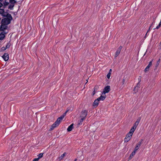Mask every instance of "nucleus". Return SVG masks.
Returning a JSON list of instances; mask_svg holds the SVG:
<instances>
[{"mask_svg":"<svg viewBox=\"0 0 161 161\" xmlns=\"http://www.w3.org/2000/svg\"><path fill=\"white\" fill-rule=\"evenodd\" d=\"M3 8H0V14L3 17L1 20V25L0 26V31H3L8 28V25L10 24L13 19L11 14L7 12H5Z\"/></svg>","mask_w":161,"mask_h":161,"instance_id":"f257e3e1","label":"nucleus"},{"mask_svg":"<svg viewBox=\"0 0 161 161\" xmlns=\"http://www.w3.org/2000/svg\"><path fill=\"white\" fill-rule=\"evenodd\" d=\"M88 111L86 110H82L80 112V117L85 119L87 114Z\"/></svg>","mask_w":161,"mask_h":161,"instance_id":"f03ea898","label":"nucleus"},{"mask_svg":"<svg viewBox=\"0 0 161 161\" xmlns=\"http://www.w3.org/2000/svg\"><path fill=\"white\" fill-rule=\"evenodd\" d=\"M110 90V87L109 86H107L103 89V91L102 93L103 95H105L106 93H108Z\"/></svg>","mask_w":161,"mask_h":161,"instance_id":"7ed1b4c3","label":"nucleus"},{"mask_svg":"<svg viewBox=\"0 0 161 161\" xmlns=\"http://www.w3.org/2000/svg\"><path fill=\"white\" fill-rule=\"evenodd\" d=\"M131 136L132 134L130 135V134L128 133L124 139L125 142H128L131 138Z\"/></svg>","mask_w":161,"mask_h":161,"instance_id":"20e7f679","label":"nucleus"},{"mask_svg":"<svg viewBox=\"0 0 161 161\" xmlns=\"http://www.w3.org/2000/svg\"><path fill=\"white\" fill-rule=\"evenodd\" d=\"M122 48V47L121 46H120L117 49V50L116 51L115 54V58L117 57L118 56V55L119 54Z\"/></svg>","mask_w":161,"mask_h":161,"instance_id":"39448f33","label":"nucleus"},{"mask_svg":"<svg viewBox=\"0 0 161 161\" xmlns=\"http://www.w3.org/2000/svg\"><path fill=\"white\" fill-rule=\"evenodd\" d=\"M152 60L150 61L148 64V65L147 66V67H146L145 69H144V72L146 73L147 71H148L149 70V69L150 67L152 65Z\"/></svg>","mask_w":161,"mask_h":161,"instance_id":"423d86ee","label":"nucleus"},{"mask_svg":"<svg viewBox=\"0 0 161 161\" xmlns=\"http://www.w3.org/2000/svg\"><path fill=\"white\" fill-rule=\"evenodd\" d=\"M3 58L5 61H7L8 59V54L7 53H4L2 56Z\"/></svg>","mask_w":161,"mask_h":161,"instance_id":"0eeeda50","label":"nucleus"},{"mask_svg":"<svg viewBox=\"0 0 161 161\" xmlns=\"http://www.w3.org/2000/svg\"><path fill=\"white\" fill-rule=\"evenodd\" d=\"M7 33L6 32L4 33L3 32H2L0 33V40H2L5 38V34H6Z\"/></svg>","mask_w":161,"mask_h":161,"instance_id":"6e6552de","label":"nucleus"},{"mask_svg":"<svg viewBox=\"0 0 161 161\" xmlns=\"http://www.w3.org/2000/svg\"><path fill=\"white\" fill-rule=\"evenodd\" d=\"M59 124L57 123V122H55L52 125V127L50 128L49 130H53L55 127L58 126Z\"/></svg>","mask_w":161,"mask_h":161,"instance_id":"1a4fd4ad","label":"nucleus"},{"mask_svg":"<svg viewBox=\"0 0 161 161\" xmlns=\"http://www.w3.org/2000/svg\"><path fill=\"white\" fill-rule=\"evenodd\" d=\"M99 104V102L96 99L95 100L94 102H93L92 106L94 107H97Z\"/></svg>","mask_w":161,"mask_h":161,"instance_id":"9d476101","label":"nucleus"},{"mask_svg":"<svg viewBox=\"0 0 161 161\" xmlns=\"http://www.w3.org/2000/svg\"><path fill=\"white\" fill-rule=\"evenodd\" d=\"M73 125L74 124H72L68 127L67 129L68 131H70L72 130V129L73 128Z\"/></svg>","mask_w":161,"mask_h":161,"instance_id":"9b49d317","label":"nucleus"},{"mask_svg":"<svg viewBox=\"0 0 161 161\" xmlns=\"http://www.w3.org/2000/svg\"><path fill=\"white\" fill-rule=\"evenodd\" d=\"M135 130V128H134V127H132L128 133L130 134V135L132 134V135Z\"/></svg>","mask_w":161,"mask_h":161,"instance_id":"f8f14e48","label":"nucleus"},{"mask_svg":"<svg viewBox=\"0 0 161 161\" xmlns=\"http://www.w3.org/2000/svg\"><path fill=\"white\" fill-rule=\"evenodd\" d=\"M3 8H5L9 4V3L8 2L6 1V0H5L4 2H3Z\"/></svg>","mask_w":161,"mask_h":161,"instance_id":"ddd939ff","label":"nucleus"},{"mask_svg":"<svg viewBox=\"0 0 161 161\" xmlns=\"http://www.w3.org/2000/svg\"><path fill=\"white\" fill-rule=\"evenodd\" d=\"M135 153L136 152H135V151H133L130 154V156L129 157V159H131L134 156V155H135Z\"/></svg>","mask_w":161,"mask_h":161,"instance_id":"4468645a","label":"nucleus"},{"mask_svg":"<svg viewBox=\"0 0 161 161\" xmlns=\"http://www.w3.org/2000/svg\"><path fill=\"white\" fill-rule=\"evenodd\" d=\"M85 119L81 118L78 121V125H81L83 120Z\"/></svg>","mask_w":161,"mask_h":161,"instance_id":"2eb2a0df","label":"nucleus"},{"mask_svg":"<svg viewBox=\"0 0 161 161\" xmlns=\"http://www.w3.org/2000/svg\"><path fill=\"white\" fill-rule=\"evenodd\" d=\"M100 98L101 99V100L103 101L106 98V95H103L102 94L100 97Z\"/></svg>","mask_w":161,"mask_h":161,"instance_id":"dca6fc26","label":"nucleus"},{"mask_svg":"<svg viewBox=\"0 0 161 161\" xmlns=\"http://www.w3.org/2000/svg\"><path fill=\"white\" fill-rule=\"evenodd\" d=\"M14 6V4H10L9 5L8 8L10 10H13V8Z\"/></svg>","mask_w":161,"mask_h":161,"instance_id":"f3484780","label":"nucleus"},{"mask_svg":"<svg viewBox=\"0 0 161 161\" xmlns=\"http://www.w3.org/2000/svg\"><path fill=\"white\" fill-rule=\"evenodd\" d=\"M140 147V146L138 145L137 144L136 145V146L134 151H135V152H136L137 150Z\"/></svg>","mask_w":161,"mask_h":161,"instance_id":"a211bd4d","label":"nucleus"},{"mask_svg":"<svg viewBox=\"0 0 161 161\" xmlns=\"http://www.w3.org/2000/svg\"><path fill=\"white\" fill-rule=\"evenodd\" d=\"M17 2L15 0H9V3L11 4H14L16 3Z\"/></svg>","mask_w":161,"mask_h":161,"instance_id":"6ab92c4d","label":"nucleus"},{"mask_svg":"<svg viewBox=\"0 0 161 161\" xmlns=\"http://www.w3.org/2000/svg\"><path fill=\"white\" fill-rule=\"evenodd\" d=\"M160 59L159 58L158 59V61L157 62V64L155 65V68H157L159 64L160 63Z\"/></svg>","mask_w":161,"mask_h":161,"instance_id":"aec40b11","label":"nucleus"},{"mask_svg":"<svg viewBox=\"0 0 161 161\" xmlns=\"http://www.w3.org/2000/svg\"><path fill=\"white\" fill-rule=\"evenodd\" d=\"M43 153H40V154H39L38 155V158H38V159H39L42 158L43 157Z\"/></svg>","mask_w":161,"mask_h":161,"instance_id":"412c9836","label":"nucleus"},{"mask_svg":"<svg viewBox=\"0 0 161 161\" xmlns=\"http://www.w3.org/2000/svg\"><path fill=\"white\" fill-rule=\"evenodd\" d=\"M66 153H64L63 154H62L61 156L59 157V158L60 160L62 159L65 156Z\"/></svg>","mask_w":161,"mask_h":161,"instance_id":"4be33fe9","label":"nucleus"},{"mask_svg":"<svg viewBox=\"0 0 161 161\" xmlns=\"http://www.w3.org/2000/svg\"><path fill=\"white\" fill-rule=\"evenodd\" d=\"M139 124L137 123V122H135L133 126L132 127H134V128H135V129H136L138 125Z\"/></svg>","mask_w":161,"mask_h":161,"instance_id":"5701e85b","label":"nucleus"},{"mask_svg":"<svg viewBox=\"0 0 161 161\" xmlns=\"http://www.w3.org/2000/svg\"><path fill=\"white\" fill-rule=\"evenodd\" d=\"M141 81V80H140V81L137 83V85L136 86V87L138 89V88H139L140 87V81Z\"/></svg>","mask_w":161,"mask_h":161,"instance_id":"b1692460","label":"nucleus"},{"mask_svg":"<svg viewBox=\"0 0 161 161\" xmlns=\"http://www.w3.org/2000/svg\"><path fill=\"white\" fill-rule=\"evenodd\" d=\"M10 41H9V42L7 44V45L6 46V49L7 48H9L10 47V44H10Z\"/></svg>","mask_w":161,"mask_h":161,"instance_id":"393cba45","label":"nucleus"},{"mask_svg":"<svg viewBox=\"0 0 161 161\" xmlns=\"http://www.w3.org/2000/svg\"><path fill=\"white\" fill-rule=\"evenodd\" d=\"M6 47H3L1 49V52L3 51H5V50H6Z\"/></svg>","mask_w":161,"mask_h":161,"instance_id":"a878e982","label":"nucleus"},{"mask_svg":"<svg viewBox=\"0 0 161 161\" xmlns=\"http://www.w3.org/2000/svg\"><path fill=\"white\" fill-rule=\"evenodd\" d=\"M142 141L143 140L142 139L137 144L140 146L142 144Z\"/></svg>","mask_w":161,"mask_h":161,"instance_id":"bb28decb","label":"nucleus"},{"mask_svg":"<svg viewBox=\"0 0 161 161\" xmlns=\"http://www.w3.org/2000/svg\"><path fill=\"white\" fill-rule=\"evenodd\" d=\"M69 111V110H67L64 113L63 115H62V116L63 117H64L65 116L66 113Z\"/></svg>","mask_w":161,"mask_h":161,"instance_id":"cd10ccee","label":"nucleus"},{"mask_svg":"<svg viewBox=\"0 0 161 161\" xmlns=\"http://www.w3.org/2000/svg\"><path fill=\"white\" fill-rule=\"evenodd\" d=\"M69 111V110H67L64 113L63 115H62V116L63 117H64L65 116L66 113Z\"/></svg>","mask_w":161,"mask_h":161,"instance_id":"c85d7f7f","label":"nucleus"},{"mask_svg":"<svg viewBox=\"0 0 161 161\" xmlns=\"http://www.w3.org/2000/svg\"><path fill=\"white\" fill-rule=\"evenodd\" d=\"M125 78L124 77L123 79L122 80V82L121 83L122 85H123L125 84Z\"/></svg>","mask_w":161,"mask_h":161,"instance_id":"c756f323","label":"nucleus"},{"mask_svg":"<svg viewBox=\"0 0 161 161\" xmlns=\"http://www.w3.org/2000/svg\"><path fill=\"white\" fill-rule=\"evenodd\" d=\"M141 120V118L139 117L138 119H137L136 121V122L138 124L139 123V122Z\"/></svg>","mask_w":161,"mask_h":161,"instance_id":"7c9ffc66","label":"nucleus"},{"mask_svg":"<svg viewBox=\"0 0 161 161\" xmlns=\"http://www.w3.org/2000/svg\"><path fill=\"white\" fill-rule=\"evenodd\" d=\"M110 75H111V73L109 72V73H108V74H107V78L108 79H109L110 78Z\"/></svg>","mask_w":161,"mask_h":161,"instance_id":"2f4dec72","label":"nucleus"},{"mask_svg":"<svg viewBox=\"0 0 161 161\" xmlns=\"http://www.w3.org/2000/svg\"><path fill=\"white\" fill-rule=\"evenodd\" d=\"M99 88V87L98 86H95V87L94 88V90L96 91H97Z\"/></svg>","mask_w":161,"mask_h":161,"instance_id":"473e14b6","label":"nucleus"},{"mask_svg":"<svg viewBox=\"0 0 161 161\" xmlns=\"http://www.w3.org/2000/svg\"><path fill=\"white\" fill-rule=\"evenodd\" d=\"M61 121L59 119H58V118L57 120L55 121L56 122H57V123H58V124H59L60 122Z\"/></svg>","mask_w":161,"mask_h":161,"instance_id":"72a5a7b5","label":"nucleus"},{"mask_svg":"<svg viewBox=\"0 0 161 161\" xmlns=\"http://www.w3.org/2000/svg\"><path fill=\"white\" fill-rule=\"evenodd\" d=\"M138 90V89L136 87H135V88H134V91L135 92H137Z\"/></svg>","mask_w":161,"mask_h":161,"instance_id":"f704fd0d","label":"nucleus"},{"mask_svg":"<svg viewBox=\"0 0 161 161\" xmlns=\"http://www.w3.org/2000/svg\"><path fill=\"white\" fill-rule=\"evenodd\" d=\"M64 118L61 115L60 117L58 118V119H59L61 121Z\"/></svg>","mask_w":161,"mask_h":161,"instance_id":"c9c22d12","label":"nucleus"},{"mask_svg":"<svg viewBox=\"0 0 161 161\" xmlns=\"http://www.w3.org/2000/svg\"><path fill=\"white\" fill-rule=\"evenodd\" d=\"M161 26L159 24L158 26H157V27L156 28V29H158ZM155 29V28L154 29Z\"/></svg>","mask_w":161,"mask_h":161,"instance_id":"e433bc0d","label":"nucleus"},{"mask_svg":"<svg viewBox=\"0 0 161 161\" xmlns=\"http://www.w3.org/2000/svg\"><path fill=\"white\" fill-rule=\"evenodd\" d=\"M39 159L37 158H36L34 159L33 161H38Z\"/></svg>","mask_w":161,"mask_h":161,"instance_id":"4c0bfd02","label":"nucleus"},{"mask_svg":"<svg viewBox=\"0 0 161 161\" xmlns=\"http://www.w3.org/2000/svg\"><path fill=\"white\" fill-rule=\"evenodd\" d=\"M95 91L94 90L92 93V95L94 96L95 95Z\"/></svg>","mask_w":161,"mask_h":161,"instance_id":"58836bf2","label":"nucleus"},{"mask_svg":"<svg viewBox=\"0 0 161 161\" xmlns=\"http://www.w3.org/2000/svg\"><path fill=\"white\" fill-rule=\"evenodd\" d=\"M151 26H150L148 30V31L147 32V33L148 32H149L150 31V29H151Z\"/></svg>","mask_w":161,"mask_h":161,"instance_id":"ea45409f","label":"nucleus"},{"mask_svg":"<svg viewBox=\"0 0 161 161\" xmlns=\"http://www.w3.org/2000/svg\"><path fill=\"white\" fill-rule=\"evenodd\" d=\"M3 6V3L1 2H0V8H1Z\"/></svg>","mask_w":161,"mask_h":161,"instance_id":"a19ab883","label":"nucleus"},{"mask_svg":"<svg viewBox=\"0 0 161 161\" xmlns=\"http://www.w3.org/2000/svg\"><path fill=\"white\" fill-rule=\"evenodd\" d=\"M96 99L98 101V102H99L100 100H101L100 97L97 98Z\"/></svg>","mask_w":161,"mask_h":161,"instance_id":"79ce46f5","label":"nucleus"},{"mask_svg":"<svg viewBox=\"0 0 161 161\" xmlns=\"http://www.w3.org/2000/svg\"><path fill=\"white\" fill-rule=\"evenodd\" d=\"M154 23V22H153L152 24L150 26H151V27L152 26V25H153V24Z\"/></svg>","mask_w":161,"mask_h":161,"instance_id":"37998d69","label":"nucleus"},{"mask_svg":"<svg viewBox=\"0 0 161 161\" xmlns=\"http://www.w3.org/2000/svg\"><path fill=\"white\" fill-rule=\"evenodd\" d=\"M153 19V22H154V23L155 22V18H154Z\"/></svg>","mask_w":161,"mask_h":161,"instance_id":"c03bdc74","label":"nucleus"},{"mask_svg":"<svg viewBox=\"0 0 161 161\" xmlns=\"http://www.w3.org/2000/svg\"><path fill=\"white\" fill-rule=\"evenodd\" d=\"M3 0H0V2H2Z\"/></svg>","mask_w":161,"mask_h":161,"instance_id":"a18cd8bd","label":"nucleus"},{"mask_svg":"<svg viewBox=\"0 0 161 161\" xmlns=\"http://www.w3.org/2000/svg\"><path fill=\"white\" fill-rule=\"evenodd\" d=\"M120 1H121V2L122 1H123L124 0H119Z\"/></svg>","mask_w":161,"mask_h":161,"instance_id":"49530a36","label":"nucleus"},{"mask_svg":"<svg viewBox=\"0 0 161 161\" xmlns=\"http://www.w3.org/2000/svg\"><path fill=\"white\" fill-rule=\"evenodd\" d=\"M76 160H77V159H75L74 161H76Z\"/></svg>","mask_w":161,"mask_h":161,"instance_id":"de8ad7c7","label":"nucleus"},{"mask_svg":"<svg viewBox=\"0 0 161 161\" xmlns=\"http://www.w3.org/2000/svg\"><path fill=\"white\" fill-rule=\"evenodd\" d=\"M112 71V69H110L109 72H110V71Z\"/></svg>","mask_w":161,"mask_h":161,"instance_id":"09e8293b","label":"nucleus"},{"mask_svg":"<svg viewBox=\"0 0 161 161\" xmlns=\"http://www.w3.org/2000/svg\"><path fill=\"white\" fill-rule=\"evenodd\" d=\"M147 33L146 35H145V36H147Z\"/></svg>","mask_w":161,"mask_h":161,"instance_id":"8fccbe9b","label":"nucleus"},{"mask_svg":"<svg viewBox=\"0 0 161 161\" xmlns=\"http://www.w3.org/2000/svg\"><path fill=\"white\" fill-rule=\"evenodd\" d=\"M146 52H145V53L144 54V55H145V54H146Z\"/></svg>","mask_w":161,"mask_h":161,"instance_id":"3c124183","label":"nucleus"},{"mask_svg":"<svg viewBox=\"0 0 161 161\" xmlns=\"http://www.w3.org/2000/svg\"><path fill=\"white\" fill-rule=\"evenodd\" d=\"M8 10H7V11L6 12H8Z\"/></svg>","mask_w":161,"mask_h":161,"instance_id":"603ef678","label":"nucleus"},{"mask_svg":"<svg viewBox=\"0 0 161 161\" xmlns=\"http://www.w3.org/2000/svg\"><path fill=\"white\" fill-rule=\"evenodd\" d=\"M87 82H88V81L87 80V82H86V83H87Z\"/></svg>","mask_w":161,"mask_h":161,"instance_id":"864d4df0","label":"nucleus"}]
</instances>
